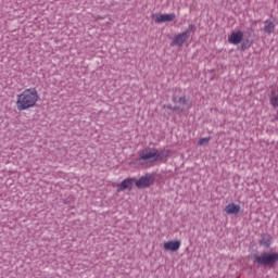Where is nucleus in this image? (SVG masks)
Listing matches in <instances>:
<instances>
[{
    "label": "nucleus",
    "instance_id": "9b49d317",
    "mask_svg": "<svg viewBox=\"0 0 278 278\" xmlns=\"http://www.w3.org/2000/svg\"><path fill=\"white\" fill-rule=\"evenodd\" d=\"M174 102L176 104L175 108H177L178 110L182 111L185 109V106H186L187 100H186V97H180L178 99L175 98Z\"/></svg>",
    "mask_w": 278,
    "mask_h": 278
},
{
    "label": "nucleus",
    "instance_id": "39448f33",
    "mask_svg": "<svg viewBox=\"0 0 278 278\" xmlns=\"http://www.w3.org/2000/svg\"><path fill=\"white\" fill-rule=\"evenodd\" d=\"M154 180H155L154 176L150 173H147L144 176L136 180V186L139 189L149 188L154 184Z\"/></svg>",
    "mask_w": 278,
    "mask_h": 278
},
{
    "label": "nucleus",
    "instance_id": "1a4fd4ad",
    "mask_svg": "<svg viewBox=\"0 0 278 278\" xmlns=\"http://www.w3.org/2000/svg\"><path fill=\"white\" fill-rule=\"evenodd\" d=\"M135 179L127 178L117 185L118 191L131 190Z\"/></svg>",
    "mask_w": 278,
    "mask_h": 278
},
{
    "label": "nucleus",
    "instance_id": "ddd939ff",
    "mask_svg": "<svg viewBox=\"0 0 278 278\" xmlns=\"http://www.w3.org/2000/svg\"><path fill=\"white\" fill-rule=\"evenodd\" d=\"M270 104L274 106V108H277L278 106V92H277V96H273L270 98Z\"/></svg>",
    "mask_w": 278,
    "mask_h": 278
},
{
    "label": "nucleus",
    "instance_id": "f257e3e1",
    "mask_svg": "<svg viewBox=\"0 0 278 278\" xmlns=\"http://www.w3.org/2000/svg\"><path fill=\"white\" fill-rule=\"evenodd\" d=\"M40 101V94L36 88H27L16 96L15 105L18 112H25V110H31L38 105Z\"/></svg>",
    "mask_w": 278,
    "mask_h": 278
},
{
    "label": "nucleus",
    "instance_id": "9d476101",
    "mask_svg": "<svg viewBox=\"0 0 278 278\" xmlns=\"http://www.w3.org/2000/svg\"><path fill=\"white\" fill-rule=\"evenodd\" d=\"M225 212L227 214H238L240 212V205L235 204V203H229L226 207H225Z\"/></svg>",
    "mask_w": 278,
    "mask_h": 278
},
{
    "label": "nucleus",
    "instance_id": "20e7f679",
    "mask_svg": "<svg viewBox=\"0 0 278 278\" xmlns=\"http://www.w3.org/2000/svg\"><path fill=\"white\" fill-rule=\"evenodd\" d=\"M194 29V25H189L188 28L181 33L175 36L173 43L181 47L190 37V31Z\"/></svg>",
    "mask_w": 278,
    "mask_h": 278
},
{
    "label": "nucleus",
    "instance_id": "6e6552de",
    "mask_svg": "<svg viewBox=\"0 0 278 278\" xmlns=\"http://www.w3.org/2000/svg\"><path fill=\"white\" fill-rule=\"evenodd\" d=\"M242 40H243V33L240 30L231 33L230 36L228 37L229 43L235 46L241 43Z\"/></svg>",
    "mask_w": 278,
    "mask_h": 278
},
{
    "label": "nucleus",
    "instance_id": "dca6fc26",
    "mask_svg": "<svg viewBox=\"0 0 278 278\" xmlns=\"http://www.w3.org/2000/svg\"><path fill=\"white\" fill-rule=\"evenodd\" d=\"M242 49H245L243 45H242Z\"/></svg>",
    "mask_w": 278,
    "mask_h": 278
},
{
    "label": "nucleus",
    "instance_id": "f8f14e48",
    "mask_svg": "<svg viewBox=\"0 0 278 278\" xmlns=\"http://www.w3.org/2000/svg\"><path fill=\"white\" fill-rule=\"evenodd\" d=\"M265 26H264V31L266 33V34H268V35H270L271 33H274V30H275V25H274V23L273 22H270V21H265Z\"/></svg>",
    "mask_w": 278,
    "mask_h": 278
},
{
    "label": "nucleus",
    "instance_id": "f03ea898",
    "mask_svg": "<svg viewBox=\"0 0 278 278\" xmlns=\"http://www.w3.org/2000/svg\"><path fill=\"white\" fill-rule=\"evenodd\" d=\"M168 155V151H159L155 148H146L139 152L138 164L154 163L161 161Z\"/></svg>",
    "mask_w": 278,
    "mask_h": 278
},
{
    "label": "nucleus",
    "instance_id": "4468645a",
    "mask_svg": "<svg viewBox=\"0 0 278 278\" xmlns=\"http://www.w3.org/2000/svg\"><path fill=\"white\" fill-rule=\"evenodd\" d=\"M260 244L261 245H264V247H266V248H269V245L271 244V239L270 238H268V239H263V240H261L260 241Z\"/></svg>",
    "mask_w": 278,
    "mask_h": 278
},
{
    "label": "nucleus",
    "instance_id": "423d86ee",
    "mask_svg": "<svg viewBox=\"0 0 278 278\" xmlns=\"http://www.w3.org/2000/svg\"><path fill=\"white\" fill-rule=\"evenodd\" d=\"M175 18H176V15L174 13H172V14H154L152 16V20L157 24L172 22Z\"/></svg>",
    "mask_w": 278,
    "mask_h": 278
},
{
    "label": "nucleus",
    "instance_id": "2eb2a0df",
    "mask_svg": "<svg viewBox=\"0 0 278 278\" xmlns=\"http://www.w3.org/2000/svg\"><path fill=\"white\" fill-rule=\"evenodd\" d=\"M208 141H210V138H201L198 143L199 146H203V144H206Z\"/></svg>",
    "mask_w": 278,
    "mask_h": 278
},
{
    "label": "nucleus",
    "instance_id": "0eeeda50",
    "mask_svg": "<svg viewBox=\"0 0 278 278\" xmlns=\"http://www.w3.org/2000/svg\"><path fill=\"white\" fill-rule=\"evenodd\" d=\"M180 245H181L180 240H169V241L164 242L163 249L165 251L177 252L179 250Z\"/></svg>",
    "mask_w": 278,
    "mask_h": 278
},
{
    "label": "nucleus",
    "instance_id": "7ed1b4c3",
    "mask_svg": "<svg viewBox=\"0 0 278 278\" xmlns=\"http://www.w3.org/2000/svg\"><path fill=\"white\" fill-rule=\"evenodd\" d=\"M254 262H257L262 266H273L278 262V253L264 252L260 255H256Z\"/></svg>",
    "mask_w": 278,
    "mask_h": 278
}]
</instances>
